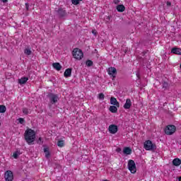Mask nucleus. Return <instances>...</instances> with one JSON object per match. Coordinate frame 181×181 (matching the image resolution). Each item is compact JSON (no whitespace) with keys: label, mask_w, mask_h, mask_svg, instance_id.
Wrapping results in <instances>:
<instances>
[{"label":"nucleus","mask_w":181,"mask_h":181,"mask_svg":"<svg viewBox=\"0 0 181 181\" xmlns=\"http://www.w3.org/2000/svg\"><path fill=\"white\" fill-rule=\"evenodd\" d=\"M47 97H48L51 104H56V103H57V101H59V95H56L54 93H49L47 95Z\"/></svg>","instance_id":"423d86ee"},{"label":"nucleus","mask_w":181,"mask_h":181,"mask_svg":"<svg viewBox=\"0 0 181 181\" xmlns=\"http://www.w3.org/2000/svg\"><path fill=\"white\" fill-rule=\"evenodd\" d=\"M23 112L25 114V115H28L29 114V110L26 107L23 108Z\"/></svg>","instance_id":"c85d7f7f"},{"label":"nucleus","mask_w":181,"mask_h":181,"mask_svg":"<svg viewBox=\"0 0 181 181\" xmlns=\"http://www.w3.org/2000/svg\"><path fill=\"white\" fill-rule=\"evenodd\" d=\"M179 181H181V177H180V178H179Z\"/></svg>","instance_id":"a19ab883"},{"label":"nucleus","mask_w":181,"mask_h":181,"mask_svg":"<svg viewBox=\"0 0 181 181\" xmlns=\"http://www.w3.org/2000/svg\"><path fill=\"white\" fill-rule=\"evenodd\" d=\"M24 53L27 56H30L32 54V50H30V49H29V48H25L24 49Z\"/></svg>","instance_id":"412c9836"},{"label":"nucleus","mask_w":181,"mask_h":181,"mask_svg":"<svg viewBox=\"0 0 181 181\" xmlns=\"http://www.w3.org/2000/svg\"><path fill=\"white\" fill-rule=\"evenodd\" d=\"M4 178L6 181H12L13 180V173L11 170L6 171L4 174Z\"/></svg>","instance_id":"6e6552de"},{"label":"nucleus","mask_w":181,"mask_h":181,"mask_svg":"<svg viewBox=\"0 0 181 181\" xmlns=\"http://www.w3.org/2000/svg\"><path fill=\"white\" fill-rule=\"evenodd\" d=\"M18 121L20 124H23L25 122V119L20 117L18 118Z\"/></svg>","instance_id":"7c9ffc66"},{"label":"nucleus","mask_w":181,"mask_h":181,"mask_svg":"<svg viewBox=\"0 0 181 181\" xmlns=\"http://www.w3.org/2000/svg\"><path fill=\"white\" fill-rule=\"evenodd\" d=\"M131 105H132V102H131V99H127L126 103L124 105V110H129L131 108Z\"/></svg>","instance_id":"9b49d317"},{"label":"nucleus","mask_w":181,"mask_h":181,"mask_svg":"<svg viewBox=\"0 0 181 181\" xmlns=\"http://www.w3.org/2000/svg\"><path fill=\"white\" fill-rule=\"evenodd\" d=\"M57 15L59 18H64V16H67V11L64 8H59L55 11Z\"/></svg>","instance_id":"0eeeda50"},{"label":"nucleus","mask_w":181,"mask_h":181,"mask_svg":"<svg viewBox=\"0 0 181 181\" xmlns=\"http://www.w3.org/2000/svg\"><path fill=\"white\" fill-rule=\"evenodd\" d=\"M80 1L83 0H71V2L73 5H78V4H80Z\"/></svg>","instance_id":"cd10ccee"},{"label":"nucleus","mask_w":181,"mask_h":181,"mask_svg":"<svg viewBox=\"0 0 181 181\" xmlns=\"http://www.w3.org/2000/svg\"><path fill=\"white\" fill-rule=\"evenodd\" d=\"M39 141H42V138L40 137V138H39Z\"/></svg>","instance_id":"ea45409f"},{"label":"nucleus","mask_w":181,"mask_h":181,"mask_svg":"<svg viewBox=\"0 0 181 181\" xmlns=\"http://www.w3.org/2000/svg\"><path fill=\"white\" fill-rule=\"evenodd\" d=\"M107 74L109 76L112 77V80L117 77V69L115 67H110L107 70Z\"/></svg>","instance_id":"1a4fd4ad"},{"label":"nucleus","mask_w":181,"mask_h":181,"mask_svg":"<svg viewBox=\"0 0 181 181\" xmlns=\"http://www.w3.org/2000/svg\"><path fill=\"white\" fill-rule=\"evenodd\" d=\"M123 153H124V155H131V153H132V149L129 147H125L123 149Z\"/></svg>","instance_id":"2eb2a0df"},{"label":"nucleus","mask_w":181,"mask_h":181,"mask_svg":"<svg viewBox=\"0 0 181 181\" xmlns=\"http://www.w3.org/2000/svg\"><path fill=\"white\" fill-rule=\"evenodd\" d=\"M176 132V127L173 124L168 125L165 129L166 135H173Z\"/></svg>","instance_id":"20e7f679"},{"label":"nucleus","mask_w":181,"mask_h":181,"mask_svg":"<svg viewBox=\"0 0 181 181\" xmlns=\"http://www.w3.org/2000/svg\"><path fill=\"white\" fill-rule=\"evenodd\" d=\"M111 20V16H107L106 17V21H107V22H110V21Z\"/></svg>","instance_id":"72a5a7b5"},{"label":"nucleus","mask_w":181,"mask_h":181,"mask_svg":"<svg viewBox=\"0 0 181 181\" xmlns=\"http://www.w3.org/2000/svg\"><path fill=\"white\" fill-rule=\"evenodd\" d=\"M44 152L45 153V158H50V152L49 151V148H45Z\"/></svg>","instance_id":"4be33fe9"},{"label":"nucleus","mask_w":181,"mask_h":181,"mask_svg":"<svg viewBox=\"0 0 181 181\" xmlns=\"http://www.w3.org/2000/svg\"><path fill=\"white\" fill-rule=\"evenodd\" d=\"M113 2L115 5H118V4H119V0H114Z\"/></svg>","instance_id":"473e14b6"},{"label":"nucleus","mask_w":181,"mask_h":181,"mask_svg":"<svg viewBox=\"0 0 181 181\" xmlns=\"http://www.w3.org/2000/svg\"><path fill=\"white\" fill-rule=\"evenodd\" d=\"M28 80H29V78L28 77H22L21 78L18 79V83L22 84H26Z\"/></svg>","instance_id":"dca6fc26"},{"label":"nucleus","mask_w":181,"mask_h":181,"mask_svg":"<svg viewBox=\"0 0 181 181\" xmlns=\"http://www.w3.org/2000/svg\"><path fill=\"white\" fill-rule=\"evenodd\" d=\"M169 87V83H168V82L166 81H163V88H165V90H166L167 88H168Z\"/></svg>","instance_id":"bb28decb"},{"label":"nucleus","mask_w":181,"mask_h":181,"mask_svg":"<svg viewBox=\"0 0 181 181\" xmlns=\"http://www.w3.org/2000/svg\"><path fill=\"white\" fill-rule=\"evenodd\" d=\"M98 98L99 100H104V98H105V95H104V93H100L98 95Z\"/></svg>","instance_id":"c756f323"},{"label":"nucleus","mask_w":181,"mask_h":181,"mask_svg":"<svg viewBox=\"0 0 181 181\" xmlns=\"http://www.w3.org/2000/svg\"><path fill=\"white\" fill-rule=\"evenodd\" d=\"M25 9H26V11H29V4L28 3H25Z\"/></svg>","instance_id":"2f4dec72"},{"label":"nucleus","mask_w":181,"mask_h":181,"mask_svg":"<svg viewBox=\"0 0 181 181\" xmlns=\"http://www.w3.org/2000/svg\"><path fill=\"white\" fill-rule=\"evenodd\" d=\"M109 110H110V112H112V113L117 112V111H118V108H117V106H115V105L110 106Z\"/></svg>","instance_id":"aec40b11"},{"label":"nucleus","mask_w":181,"mask_h":181,"mask_svg":"<svg viewBox=\"0 0 181 181\" xmlns=\"http://www.w3.org/2000/svg\"><path fill=\"white\" fill-rule=\"evenodd\" d=\"M86 66H88V67H91V66H93V61L88 59L86 62Z\"/></svg>","instance_id":"a878e982"},{"label":"nucleus","mask_w":181,"mask_h":181,"mask_svg":"<svg viewBox=\"0 0 181 181\" xmlns=\"http://www.w3.org/2000/svg\"><path fill=\"white\" fill-rule=\"evenodd\" d=\"M92 33H93L94 35H97V31L93 30V31H92Z\"/></svg>","instance_id":"e433bc0d"},{"label":"nucleus","mask_w":181,"mask_h":181,"mask_svg":"<svg viewBox=\"0 0 181 181\" xmlns=\"http://www.w3.org/2000/svg\"><path fill=\"white\" fill-rule=\"evenodd\" d=\"M167 5H168V6H170V5H172V4L170 2H169V1H168L167 2Z\"/></svg>","instance_id":"c9c22d12"},{"label":"nucleus","mask_w":181,"mask_h":181,"mask_svg":"<svg viewBox=\"0 0 181 181\" xmlns=\"http://www.w3.org/2000/svg\"><path fill=\"white\" fill-rule=\"evenodd\" d=\"M72 54L74 58L76 59V60H81L84 56L83 51L78 48L74 49Z\"/></svg>","instance_id":"7ed1b4c3"},{"label":"nucleus","mask_w":181,"mask_h":181,"mask_svg":"<svg viewBox=\"0 0 181 181\" xmlns=\"http://www.w3.org/2000/svg\"><path fill=\"white\" fill-rule=\"evenodd\" d=\"M171 53L174 54H181V49L180 48H173L171 50Z\"/></svg>","instance_id":"6ab92c4d"},{"label":"nucleus","mask_w":181,"mask_h":181,"mask_svg":"<svg viewBox=\"0 0 181 181\" xmlns=\"http://www.w3.org/2000/svg\"><path fill=\"white\" fill-rule=\"evenodd\" d=\"M117 11L118 12H124L125 11V6L122 4H119L117 6Z\"/></svg>","instance_id":"a211bd4d"},{"label":"nucleus","mask_w":181,"mask_h":181,"mask_svg":"<svg viewBox=\"0 0 181 181\" xmlns=\"http://www.w3.org/2000/svg\"><path fill=\"white\" fill-rule=\"evenodd\" d=\"M109 132L110 134H117L118 132V127L115 124H111L109 126Z\"/></svg>","instance_id":"9d476101"},{"label":"nucleus","mask_w":181,"mask_h":181,"mask_svg":"<svg viewBox=\"0 0 181 181\" xmlns=\"http://www.w3.org/2000/svg\"><path fill=\"white\" fill-rule=\"evenodd\" d=\"M52 66L55 70H57V71H60V70H62V65H60V63L59 62L52 64Z\"/></svg>","instance_id":"4468645a"},{"label":"nucleus","mask_w":181,"mask_h":181,"mask_svg":"<svg viewBox=\"0 0 181 181\" xmlns=\"http://www.w3.org/2000/svg\"><path fill=\"white\" fill-rule=\"evenodd\" d=\"M64 77H66V78L68 77H71V69L69 68L66 69L64 73Z\"/></svg>","instance_id":"ddd939ff"},{"label":"nucleus","mask_w":181,"mask_h":181,"mask_svg":"<svg viewBox=\"0 0 181 181\" xmlns=\"http://www.w3.org/2000/svg\"><path fill=\"white\" fill-rule=\"evenodd\" d=\"M144 148L146 151H151L155 152L156 151V144L152 143V141L147 140L144 142Z\"/></svg>","instance_id":"f03ea898"},{"label":"nucleus","mask_w":181,"mask_h":181,"mask_svg":"<svg viewBox=\"0 0 181 181\" xmlns=\"http://www.w3.org/2000/svg\"><path fill=\"white\" fill-rule=\"evenodd\" d=\"M19 155H21V151H16V152L13 153V156L14 159H18V158L19 157Z\"/></svg>","instance_id":"b1692460"},{"label":"nucleus","mask_w":181,"mask_h":181,"mask_svg":"<svg viewBox=\"0 0 181 181\" xmlns=\"http://www.w3.org/2000/svg\"><path fill=\"white\" fill-rule=\"evenodd\" d=\"M57 145L58 146H59V148H63V146H64V141L63 140L58 141Z\"/></svg>","instance_id":"393cba45"},{"label":"nucleus","mask_w":181,"mask_h":181,"mask_svg":"<svg viewBox=\"0 0 181 181\" xmlns=\"http://www.w3.org/2000/svg\"><path fill=\"white\" fill-rule=\"evenodd\" d=\"M0 126H1V123H0Z\"/></svg>","instance_id":"79ce46f5"},{"label":"nucleus","mask_w":181,"mask_h":181,"mask_svg":"<svg viewBox=\"0 0 181 181\" xmlns=\"http://www.w3.org/2000/svg\"><path fill=\"white\" fill-rule=\"evenodd\" d=\"M0 1L4 4H6V2H8V0H0Z\"/></svg>","instance_id":"f704fd0d"},{"label":"nucleus","mask_w":181,"mask_h":181,"mask_svg":"<svg viewBox=\"0 0 181 181\" xmlns=\"http://www.w3.org/2000/svg\"><path fill=\"white\" fill-rule=\"evenodd\" d=\"M137 77H139V74H136Z\"/></svg>","instance_id":"58836bf2"},{"label":"nucleus","mask_w":181,"mask_h":181,"mask_svg":"<svg viewBox=\"0 0 181 181\" xmlns=\"http://www.w3.org/2000/svg\"><path fill=\"white\" fill-rule=\"evenodd\" d=\"M128 169L130 170L131 173H136V165L134 160H129L128 161Z\"/></svg>","instance_id":"39448f33"},{"label":"nucleus","mask_w":181,"mask_h":181,"mask_svg":"<svg viewBox=\"0 0 181 181\" xmlns=\"http://www.w3.org/2000/svg\"><path fill=\"white\" fill-rule=\"evenodd\" d=\"M24 138L28 145H32L36 139V133L31 129H27L24 134Z\"/></svg>","instance_id":"f257e3e1"},{"label":"nucleus","mask_w":181,"mask_h":181,"mask_svg":"<svg viewBox=\"0 0 181 181\" xmlns=\"http://www.w3.org/2000/svg\"><path fill=\"white\" fill-rule=\"evenodd\" d=\"M6 112V107L5 105H0V114H4Z\"/></svg>","instance_id":"5701e85b"},{"label":"nucleus","mask_w":181,"mask_h":181,"mask_svg":"<svg viewBox=\"0 0 181 181\" xmlns=\"http://www.w3.org/2000/svg\"><path fill=\"white\" fill-rule=\"evenodd\" d=\"M110 104L112 105H115L116 107H119V103L118 102V100H117V98L112 97L110 98Z\"/></svg>","instance_id":"f8f14e48"},{"label":"nucleus","mask_w":181,"mask_h":181,"mask_svg":"<svg viewBox=\"0 0 181 181\" xmlns=\"http://www.w3.org/2000/svg\"><path fill=\"white\" fill-rule=\"evenodd\" d=\"M117 152H119V151H121V148H117Z\"/></svg>","instance_id":"4c0bfd02"},{"label":"nucleus","mask_w":181,"mask_h":181,"mask_svg":"<svg viewBox=\"0 0 181 181\" xmlns=\"http://www.w3.org/2000/svg\"><path fill=\"white\" fill-rule=\"evenodd\" d=\"M173 165L174 166H180V165H181V160L180 158H175L173 160Z\"/></svg>","instance_id":"f3484780"}]
</instances>
